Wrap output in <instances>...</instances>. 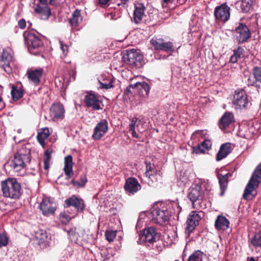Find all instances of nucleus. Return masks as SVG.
Returning <instances> with one entry per match:
<instances>
[{
  "mask_svg": "<svg viewBox=\"0 0 261 261\" xmlns=\"http://www.w3.org/2000/svg\"><path fill=\"white\" fill-rule=\"evenodd\" d=\"M234 121V116L232 113L226 112L219 121V126L221 129H226Z\"/></svg>",
  "mask_w": 261,
  "mask_h": 261,
  "instance_id": "24",
  "label": "nucleus"
},
{
  "mask_svg": "<svg viewBox=\"0 0 261 261\" xmlns=\"http://www.w3.org/2000/svg\"><path fill=\"white\" fill-rule=\"evenodd\" d=\"M60 220L63 224H66L70 220V216L66 212H62L60 215Z\"/></svg>",
  "mask_w": 261,
  "mask_h": 261,
  "instance_id": "43",
  "label": "nucleus"
},
{
  "mask_svg": "<svg viewBox=\"0 0 261 261\" xmlns=\"http://www.w3.org/2000/svg\"><path fill=\"white\" fill-rule=\"evenodd\" d=\"M243 48L241 47H239L237 49L234 50L233 55L240 59L243 55Z\"/></svg>",
  "mask_w": 261,
  "mask_h": 261,
  "instance_id": "47",
  "label": "nucleus"
},
{
  "mask_svg": "<svg viewBox=\"0 0 261 261\" xmlns=\"http://www.w3.org/2000/svg\"><path fill=\"white\" fill-rule=\"evenodd\" d=\"M211 141L210 140H205L200 145H197V146L194 149V151L197 154L199 153H204L205 151L201 148V147L208 150L211 148Z\"/></svg>",
  "mask_w": 261,
  "mask_h": 261,
  "instance_id": "33",
  "label": "nucleus"
},
{
  "mask_svg": "<svg viewBox=\"0 0 261 261\" xmlns=\"http://www.w3.org/2000/svg\"><path fill=\"white\" fill-rule=\"evenodd\" d=\"M43 70L42 68L33 69H29L27 75L29 80L34 85H37L40 82Z\"/></svg>",
  "mask_w": 261,
  "mask_h": 261,
  "instance_id": "20",
  "label": "nucleus"
},
{
  "mask_svg": "<svg viewBox=\"0 0 261 261\" xmlns=\"http://www.w3.org/2000/svg\"><path fill=\"white\" fill-rule=\"evenodd\" d=\"M31 161L30 150L25 147H22L14 154L13 158L9 160L5 165L6 168H10L15 172L23 169Z\"/></svg>",
  "mask_w": 261,
  "mask_h": 261,
  "instance_id": "2",
  "label": "nucleus"
},
{
  "mask_svg": "<svg viewBox=\"0 0 261 261\" xmlns=\"http://www.w3.org/2000/svg\"><path fill=\"white\" fill-rule=\"evenodd\" d=\"M175 261H178V260H175Z\"/></svg>",
  "mask_w": 261,
  "mask_h": 261,
  "instance_id": "62",
  "label": "nucleus"
},
{
  "mask_svg": "<svg viewBox=\"0 0 261 261\" xmlns=\"http://www.w3.org/2000/svg\"><path fill=\"white\" fill-rule=\"evenodd\" d=\"M51 151L49 150H47L44 152L43 162L44 169L45 170H47L49 167V161L51 158Z\"/></svg>",
  "mask_w": 261,
  "mask_h": 261,
  "instance_id": "37",
  "label": "nucleus"
},
{
  "mask_svg": "<svg viewBox=\"0 0 261 261\" xmlns=\"http://www.w3.org/2000/svg\"><path fill=\"white\" fill-rule=\"evenodd\" d=\"M234 34L237 40L239 43H242L246 41L251 36L250 32L246 25L240 23L236 28Z\"/></svg>",
  "mask_w": 261,
  "mask_h": 261,
  "instance_id": "10",
  "label": "nucleus"
},
{
  "mask_svg": "<svg viewBox=\"0 0 261 261\" xmlns=\"http://www.w3.org/2000/svg\"><path fill=\"white\" fill-rule=\"evenodd\" d=\"M254 0H242L241 9L243 12H248L252 8Z\"/></svg>",
  "mask_w": 261,
  "mask_h": 261,
  "instance_id": "34",
  "label": "nucleus"
},
{
  "mask_svg": "<svg viewBox=\"0 0 261 261\" xmlns=\"http://www.w3.org/2000/svg\"><path fill=\"white\" fill-rule=\"evenodd\" d=\"M255 85L256 86L260 87L261 86V77L257 81L256 83L255 84Z\"/></svg>",
  "mask_w": 261,
  "mask_h": 261,
  "instance_id": "56",
  "label": "nucleus"
},
{
  "mask_svg": "<svg viewBox=\"0 0 261 261\" xmlns=\"http://www.w3.org/2000/svg\"><path fill=\"white\" fill-rule=\"evenodd\" d=\"M108 121L105 119L101 120L94 128L92 136L93 139L95 140H100L108 132Z\"/></svg>",
  "mask_w": 261,
  "mask_h": 261,
  "instance_id": "13",
  "label": "nucleus"
},
{
  "mask_svg": "<svg viewBox=\"0 0 261 261\" xmlns=\"http://www.w3.org/2000/svg\"><path fill=\"white\" fill-rule=\"evenodd\" d=\"M100 84V88L102 89H109L113 87V85H112V82H109L107 84H104L101 82H99Z\"/></svg>",
  "mask_w": 261,
  "mask_h": 261,
  "instance_id": "49",
  "label": "nucleus"
},
{
  "mask_svg": "<svg viewBox=\"0 0 261 261\" xmlns=\"http://www.w3.org/2000/svg\"><path fill=\"white\" fill-rule=\"evenodd\" d=\"M61 48L64 54L66 55L68 53V47L66 44H64L63 41H60Z\"/></svg>",
  "mask_w": 261,
  "mask_h": 261,
  "instance_id": "51",
  "label": "nucleus"
},
{
  "mask_svg": "<svg viewBox=\"0 0 261 261\" xmlns=\"http://www.w3.org/2000/svg\"><path fill=\"white\" fill-rule=\"evenodd\" d=\"M163 40L162 39L152 38L150 42L155 49L160 50Z\"/></svg>",
  "mask_w": 261,
  "mask_h": 261,
  "instance_id": "42",
  "label": "nucleus"
},
{
  "mask_svg": "<svg viewBox=\"0 0 261 261\" xmlns=\"http://www.w3.org/2000/svg\"><path fill=\"white\" fill-rule=\"evenodd\" d=\"M56 208V203L48 198H44L40 204V209L45 216L54 215Z\"/></svg>",
  "mask_w": 261,
  "mask_h": 261,
  "instance_id": "11",
  "label": "nucleus"
},
{
  "mask_svg": "<svg viewBox=\"0 0 261 261\" xmlns=\"http://www.w3.org/2000/svg\"><path fill=\"white\" fill-rule=\"evenodd\" d=\"M261 77V67L255 66L252 69V74L248 79L249 84L255 85L258 79Z\"/></svg>",
  "mask_w": 261,
  "mask_h": 261,
  "instance_id": "29",
  "label": "nucleus"
},
{
  "mask_svg": "<svg viewBox=\"0 0 261 261\" xmlns=\"http://www.w3.org/2000/svg\"><path fill=\"white\" fill-rule=\"evenodd\" d=\"M35 11L38 14L42 19H47L51 15L50 9L47 6H44L39 4L35 8Z\"/></svg>",
  "mask_w": 261,
  "mask_h": 261,
  "instance_id": "25",
  "label": "nucleus"
},
{
  "mask_svg": "<svg viewBox=\"0 0 261 261\" xmlns=\"http://www.w3.org/2000/svg\"><path fill=\"white\" fill-rule=\"evenodd\" d=\"M124 188L127 193L134 194L141 189V186L136 178H129L126 180Z\"/></svg>",
  "mask_w": 261,
  "mask_h": 261,
  "instance_id": "17",
  "label": "nucleus"
},
{
  "mask_svg": "<svg viewBox=\"0 0 261 261\" xmlns=\"http://www.w3.org/2000/svg\"><path fill=\"white\" fill-rule=\"evenodd\" d=\"M239 59V58H238L237 57H236L234 55H233L230 57V61L231 63H234L237 62V61Z\"/></svg>",
  "mask_w": 261,
  "mask_h": 261,
  "instance_id": "53",
  "label": "nucleus"
},
{
  "mask_svg": "<svg viewBox=\"0 0 261 261\" xmlns=\"http://www.w3.org/2000/svg\"><path fill=\"white\" fill-rule=\"evenodd\" d=\"M249 261H255V260L254 259V258L253 257H251L250 259V260Z\"/></svg>",
  "mask_w": 261,
  "mask_h": 261,
  "instance_id": "60",
  "label": "nucleus"
},
{
  "mask_svg": "<svg viewBox=\"0 0 261 261\" xmlns=\"http://www.w3.org/2000/svg\"><path fill=\"white\" fill-rule=\"evenodd\" d=\"M35 238L39 244H42L46 241L47 234L43 230H39L36 232Z\"/></svg>",
  "mask_w": 261,
  "mask_h": 261,
  "instance_id": "35",
  "label": "nucleus"
},
{
  "mask_svg": "<svg viewBox=\"0 0 261 261\" xmlns=\"http://www.w3.org/2000/svg\"><path fill=\"white\" fill-rule=\"evenodd\" d=\"M106 239L110 242L113 241L116 236V231H106L105 233Z\"/></svg>",
  "mask_w": 261,
  "mask_h": 261,
  "instance_id": "44",
  "label": "nucleus"
},
{
  "mask_svg": "<svg viewBox=\"0 0 261 261\" xmlns=\"http://www.w3.org/2000/svg\"><path fill=\"white\" fill-rule=\"evenodd\" d=\"M145 7L142 3L135 5V10L133 13V21L136 24L139 23L145 16Z\"/></svg>",
  "mask_w": 261,
  "mask_h": 261,
  "instance_id": "19",
  "label": "nucleus"
},
{
  "mask_svg": "<svg viewBox=\"0 0 261 261\" xmlns=\"http://www.w3.org/2000/svg\"><path fill=\"white\" fill-rule=\"evenodd\" d=\"M65 202L67 207L72 206L78 212H82L84 209L85 205L83 200L81 199H79L75 196H72L66 199Z\"/></svg>",
  "mask_w": 261,
  "mask_h": 261,
  "instance_id": "21",
  "label": "nucleus"
},
{
  "mask_svg": "<svg viewBox=\"0 0 261 261\" xmlns=\"http://www.w3.org/2000/svg\"><path fill=\"white\" fill-rule=\"evenodd\" d=\"M146 171L145 172V175L146 177L151 178L154 177V166L151 165V163H147L146 165Z\"/></svg>",
  "mask_w": 261,
  "mask_h": 261,
  "instance_id": "40",
  "label": "nucleus"
},
{
  "mask_svg": "<svg viewBox=\"0 0 261 261\" xmlns=\"http://www.w3.org/2000/svg\"><path fill=\"white\" fill-rule=\"evenodd\" d=\"M201 219V217L198 214L195 212H192L188 218L187 221V227L186 231L188 233L191 232L194 229L195 226L198 224V222Z\"/></svg>",
  "mask_w": 261,
  "mask_h": 261,
  "instance_id": "18",
  "label": "nucleus"
},
{
  "mask_svg": "<svg viewBox=\"0 0 261 261\" xmlns=\"http://www.w3.org/2000/svg\"><path fill=\"white\" fill-rule=\"evenodd\" d=\"M214 16L219 21L223 22L227 21L230 17V8L226 3L216 7L215 9Z\"/></svg>",
  "mask_w": 261,
  "mask_h": 261,
  "instance_id": "12",
  "label": "nucleus"
},
{
  "mask_svg": "<svg viewBox=\"0 0 261 261\" xmlns=\"http://www.w3.org/2000/svg\"><path fill=\"white\" fill-rule=\"evenodd\" d=\"M87 182V179L85 175L81 177L80 180H72L71 182L73 185L77 187H83Z\"/></svg>",
  "mask_w": 261,
  "mask_h": 261,
  "instance_id": "41",
  "label": "nucleus"
},
{
  "mask_svg": "<svg viewBox=\"0 0 261 261\" xmlns=\"http://www.w3.org/2000/svg\"><path fill=\"white\" fill-rule=\"evenodd\" d=\"M39 4L47 6L49 4L51 5H57L59 4L58 0H39Z\"/></svg>",
  "mask_w": 261,
  "mask_h": 261,
  "instance_id": "45",
  "label": "nucleus"
},
{
  "mask_svg": "<svg viewBox=\"0 0 261 261\" xmlns=\"http://www.w3.org/2000/svg\"><path fill=\"white\" fill-rule=\"evenodd\" d=\"M210 190V185L204 180H201L191 188L188 197L192 201L194 208L200 209L203 207L202 201Z\"/></svg>",
  "mask_w": 261,
  "mask_h": 261,
  "instance_id": "1",
  "label": "nucleus"
},
{
  "mask_svg": "<svg viewBox=\"0 0 261 261\" xmlns=\"http://www.w3.org/2000/svg\"><path fill=\"white\" fill-rule=\"evenodd\" d=\"M1 186L4 197L17 199L22 194L20 184L15 178H8L2 181Z\"/></svg>",
  "mask_w": 261,
  "mask_h": 261,
  "instance_id": "3",
  "label": "nucleus"
},
{
  "mask_svg": "<svg viewBox=\"0 0 261 261\" xmlns=\"http://www.w3.org/2000/svg\"><path fill=\"white\" fill-rule=\"evenodd\" d=\"M129 0H121V2L123 4H125L127 3Z\"/></svg>",
  "mask_w": 261,
  "mask_h": 261,
  "instance_id": "59",
  "label": "nucleus"
},
{
  "mask_svg": "<svg viewBox=\"0 0 261 261\" xmlns=\"http://www.w3.org/2000/svg\"><path fill=\"white\" fill-rule=\"evenodd\" d=\"M231 149L230 144L229 143H226L221 145L217 154V161H221L225 158L231 152Z\"/></svg>",
  "mask_w": 261,
  "mask_h": 261,
  "instance_id": "27",
  "label": "nucleus"
},
{
  "mask_svg": "<svg viewBox=\"0 0 261 261\" xmlns=\"http://www.w3.org/2000/svg\"><path fill=\"white\" fill-rule=\"evenodd\" d=\"M132 86L134 89L138 92L141 96L146 97L148 96L150 88L149 85L146 82H137Z\"/></svg>",
  "mask_w": 261,
  "mask_h": 261,
  "instance_id": "22",
  "label": "nucleus"
},
{
  "mask_svg": "<svg viewBox=\"0 0 261 261\" xmlns=\"http://www.w3.org/2000/svg\"><path fill=\"white\" fill-rule=\"evenodd\" d=\"M138 118L137 117L133 118L131 123L129 125V130H134L135 129V125L136 124Z\"/></svg>",
  "mask_w": 261,
  "mask_h": 261,
  "instance_id": "50",
  "label": "nucleus"
},
{
  "mask_svg": "<svg viewBox=\"0 0 261 261\" xmlns=\"http://www.w3.org/2000/svg\"><path fill=\"white\" fill-rule=\"evenodd\" d=\"M110 0H98L99 4L101 6H103L106 5Z\"/></svg>",
  "mask_w": 261,
  "mask_h": 261,
  "instance_id": "54",
  "label": "nucleus"
},
{
  "mask_svg": "<svg viewBox=\"0 0 261 261\" xmlns=\"http://www.w3.org/2000/svg\"><path fill=\"white\" fill-rule=\"evenodd\" d=\"M140 122V120L139 121V122L138 123V124H137V127H138V125H139V123Z\"/></svg>",
  "mask_w": 261,
  "mask_h": 261,
  "instance_id": "61",
  "label": "nucleus"
},
{
  "mask_svg": "<svg viewBox=\"0 0 261 261\" xmlns=\"http://www.w3.org/2000/svg\"><path fill=\"white\" fill-rule=\"evenodd\" d=\"M8 243V238L5 234L0 233V248L6 246Z\"/></svg>",
  "mask_w": 261,
  "mask_h": 261,
  "instance_id": "46",
  "label": "nucleus"
},
{
  "mask_svg": "<svg viewBox=\"0 0 261 261\" xmlns=\"http://www.w3.org/2000/svg\"><path fill=\"white\" fill-rule=\"evenodd\" d=\"M72 166V157L71 155H68L64 159V171L67 176V179L71 178L73 175Z\"/></svg>",
  "mask_w": 261,
  "mask_h": 261,
  "instance_id": "26",
  "label": "nucleus"
},
{
  "mask_svg": "<svg viewBox=\"0 0 261 261\" xmlns=\"http://www.w3.org/2000/svg\"><path fill=\"white\" fill-rule=\"evenodd\" d=\"M158 238L159 234L153 227L144 229L140 234V241L146 243H153Z\"/></svg>",
  "mask_w": 261,
  "mask_h": 261,
  "instance_id": "14",
  "label": "nucleus"
},
{
  "mask_svg": "<svg viewBox=\"0 0 261 261\" xmlns=\"http://www.w3.org/2000/svg\"><path fill=\"white\" fill-rule=\"evenodd\" d=\"M84 102L88 108H90L94 110L102 109L101 107V101L100 96L98 95L88 93L84 97Z\"/></svg>",
  "mask_w": 261,
  "mask_h": 261,
  "instance_id": "8",
  "label": "nucleus"
},
{
  "mask_svg": "<svg viewBox=\"0 0 261 261\" xmlns=\"http://www.w3.org/2000/svg\"><path fill=\"white\" fill-rule=\"evenodd\" d=\"M261 179V164L257 166L244 190L243 197L246 200L252 199L256 195V189Z\"/></svg>",
  "mask_w": 261,
  "mask_h": 261,
  "instance_id": "4",
  "label": "nucleus"
},
{
  "mask_svg": "<svg viewBox=\"0 0 261 261\" xmlns=\"http://www.w3.org/2000/svg\"><path fill=\"white\" fill-rule=\"evenodd\" d=\"M152 221L160 225H164L169 219V212L164 203H158L151 212Z\"/></svg>",
  "mask_w": 261,
  "mask_h": 261,
  "instance_id": "5",
  "label": "nucleus"
},
{
  "mask_svg": "<svg viewBox=\"0 0 261 261\" xmlns=\"http://www.w3.org/2000/svg\"><path fill=\"white\" fill-rule=\"evenodd\" d=\"M3 107V102L2 101V99L1 97H0V108H2Z\"/></svg>",
  "mask_w": 261,
  "mask_h": 261,
  "instance_id": "58",
  "label": "nucleus"
},
{
  "mask_svg": "<svg viewBox=\"0 0 261 261\" xmlns=\"http://www.w3.org/2000/svg\"><path fill=\"white\" fill-rule=\"evenodd\" d=\"M50 135L49 129L48 128H43L38 133L37 139L39 143L43 145L44 143V140Z\"/></svg>",
  "mask_w": 261,
  "mask_h": 261,
  "instance_id": "32",
  "label": "nucleus"
},
{
  "mask_svg": "<svg viewBox=\"0 0 261 261\" xmlns=\"http://www.w3.org/2000/svg\"><path fill=\"white\" fill-rule=\"evenodd\" d=\"M25 42L30 50L39 48L42 46L41 40L34 33H29L25 39Z\"/></svg>",
  "mask_w": 261,
  "mask_h": 261,
  "instance_id": "16",
  "label": "nucleus"
},
{
  "mask_svg": "<svg viewBox=\"0 0 261 261\" xmlns=\"http://www.w3.org/2000/svg\"><path fill=\"white\" fill-rule=\"evenodd\" d=\"M143 58L142 55L132 49L123 54L122 61L126 64L140 67L142 65Z\"/></svg>",
  "mask_w": 261,
  "mask_h": 261,
  "instance_id": "6",
  "label": "nucleus"
},
{
  "mask_svg": "<svg viewBox=\"0 0 261 261\" xmlns=\"http://www.w3.org/2000/svg\"><path fill=\"white\" fill-rule=\"evenodd\" d=\"M13 51L10 48L3 49L1 54V60L4 64L2 65L4 70L8 73L12 72L11 64L13 62Z\"/></svg>",
  "mask_w": 261,
  "mask_h": 261,
  "instance_id": "9",
  "label": "nucleus"
},
{
  "mask_svg": "<svg viewBox=\"0 0 261 261\" xmlns=\"http://www.w3.org/2000/svg\"><path fill=\"white\" fill-rule=\"evenodd\" d=\"M164 3L168 4V3H171L172 2V0H163Z\"/></svg>",
  "mask_w": 261,
  "mask_h": 261,
  "instance_id": "57",
  "label": "nucleus"
},
{
  "mask_svg": "<svg viewBox=\"0 0 261 261\" xmlns=\"http://www.w3.org/2000/svg\"><path fill=\"white\" fill-rule=\"evenodd\" d=\"M65 110L63 106L60 103L53 104L50 108V116L54 121L63 119L64 117Z\"/></svg>",
  "mask_w": 261,
  "mask_h": 261,
  "instance_id": "15",
  "label": "nucleus"
},
{
  "mask_svg": "<svg viewBox=\"0 0 261 261\" xmlns=\"http://www.w3.org/2000/svg\"><path fill=\"white\" fill-rule=\"evenodd\" d=\"M188 261H208V259L206 254L200 250H197L189 257Z\"/></svg>",
  "mask_w": 261,
  "mask_h": 261,
  "instance_id": "30",
  "label": "nucleus"
},
{
  "mask_svg": "<svg viewBox=\"0 0 261 261\" xmlns=\"http://www.w3.org/2000/svg\"><path fill=\"white\" fill-rule=\"evenodd\" d=\"M18 24L19 27L20 29H24L26 26L25 20L24 19H21L19 20L18 21Z\"/></svg>",
  "mask_w": 261,
  "mask_h": 261,
  "instance_id": "52",
  "label": "nucleus"
},
{
  "mask_svg": "<svg viewBox=\"0 0 261 261\" xmlns=\"http://www.w3.org/2000/svg\"><path fill=\"white\" fill-rule=\"evenodd\" d=\"M229 227V221L223 215L217 216L215 222V227L219 231H225Z\"/></svg>",
  "mask_w": 261,
  "mask_h": 261,
  "instance_id": "23",
  "label": "nucleus"
},
{
  "mask_svg": "<svg viewBox=\"0 0 261 261\" xmlns=\"http://www.w3.org/2000/svg\"><path fill=\"white\" fill-rule=\"evenodd\" d=\"M160 50H164L165 51H172L173 50V45L171 42H164L163 41L161 44V47Z\"/></svg>",
  "mask_w": 261,
  "mask_h": 261,
  "instance_id": "39",
  "label": "nucleus"
},
{
  "mask_svg": "<svg viewBox=\"0 0 261 261\" xmlns=\"http://www.w3.org/2000/svg\"><path fill=\"white\" fill-rule=\"evenodd\" d=\"M11 95L13 100H17L22 97L23 93L20 89L13 87L11 90Z\"/></svg>",
  "mask_w": 261,
  "mask_h": 261,
  "instance_id": "36",
  "label": "nucleus"
},
{
  "mask_svg": "<svg viewBox=\"0 0 261 261\" xmlns=\"http://www.w3.org/2000/svg\"><path fill=\"white\" fill-rule=\"evenodd\" d=\"M133 85H129L127 88L125 90L124 92V95H123V96H124V98L125 99H127V98H129V95L130 94H132V92L130 91V88H133V86H132Z\"/></svg>",
  "mask_w": 261,
  "mask_h": 261,
  "instance_id": "48",
  "label": "nucleus"
},
{
  "mask_svg": "<svg viewBox=\"0 0 261 261\" xmlns=\"http://www.w3.org/2000/svg\"><path fill=\"white\" fill-rule=\"evenodd\" d=\"M251 242L254 247H261V232L255 233Z\"/></svg>",
  "mask_w": 261,
  "mask_h": 261,
  "instance_id": "38",
  "label": "nucleus"
},
{
  "mask_svg": "<svg viewBox=\"0 0 261 261\" xmlns=\"http://www.w3.org/2000/svg\"><path fill=\"white\" fill-rule=\"evenodd\" d=\"M131 131H132V134L133 137L137 138H138V134L136 133V132L135 131V129H134V130H131Z\"/></svg>",
  "mask_w": 261,
  "mask_h": 261,
  "instance_id": "55",
  "label": "nucleus"
},
{
  "mask_svg": "<svg viewBox=\"0 0 261 261\" xmlns=\"http://www.w3.org/2000/svg\"><path fill=\"white\" fill-rule=\"evenodd\" d=\"M83 18L81 12L76 10L72 14V17L69 19V23L72 27H76L82 22Z\"/></svg>",
  "mask_w": 261,
  "mask_h": 261,
  "instance_id": "28",
  "label": "nucleus"
},
{
  "mask_svg": "<svg viewBox=\"0 0 261 261\" xmlns=\"http://www.w3.org/2000/svg\"><path fill=\"white\" fill-rule=\"evenodd\" d=\"M233 103L236 109H242L246 108L248 103V99L246 93L244 90H236L233 96Z\"/></svg>",
  "mask_w": 261,
  "mask_h": 261,
  "instance_id": "7",
  "label": "nucleus"
},
{
  "mask_svg": "<svg viewBox=\"0 0 261 261\" xmlns=\"http://www.w3.org/2000/svg\"><path fill=\"white\" fill-rule=\"evenodd\" d=\"M219 182L221 189V193L220 195L223 196L226 189L227 183H228V174L225 175H219L218 176Z\"/></svg>",
  "mask_w": 261,
  "mask_h": 261,
  "instance_id": "31",
  "label": "nucleus"
}]
</instances>
